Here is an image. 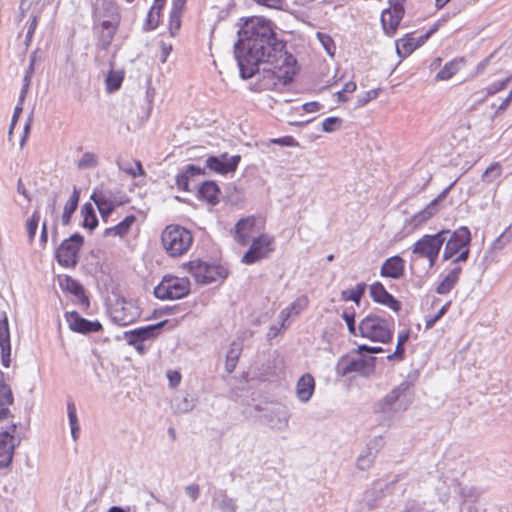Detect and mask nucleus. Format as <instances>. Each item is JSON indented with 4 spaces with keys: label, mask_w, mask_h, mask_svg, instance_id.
<instances>
[{
    "label": "nucleus",
    "mask_w": 512,
    "mask_h": 512,
    "mask_svg": "<svg viewBox=\"0 0 512 512\" xmlns=\"http://www.w3.org/2000/svg\"><path fill=\"white\" fill-rule=\"evenodd\" d=\"M447 234H449V230L443 229L436 234L422 236L413 244L412 255L415 258L427 259L429 267L432 268L436 264Z\"/></svg>",
    "instance_id": "6"
},
{
    "label": "nucleus",
    "mask_w": 512,
    "mask_h": 512,
    "mask_svg": "<svg viewBox=\"0 0 512 512\" xmlns=\"http://www.w3.org/2000/svg\"><path fill=\"white\" fill-rule=\"evenodd\" d=\"M241 346L236 343H232L227 355H226V363H225V370L227 373H232L237 365L239 356L241 354Z\"/></svg>",
    "instance_id": "37"
},
{
    "label": "nucleus",
    "mask_w": 512,
    "mask_h": 512,
    "mask_svg": "<svg viewBox=\"0 0 512 512\" xmlns=\"http://www.w3.org/2000/svg\"><path fill=\"white\" fill-rule=\"evenodd\" d=\"M408 390V382L404 381L400 383L377 403V411L381 413L385 419L390 420L397 414L407 410L410 405V399L407 396Z\"/></svg>",
    "instance_id": "5"
},
{
    "label": "nucleus",
    "mask_w": 512,
    "mask_h": 512,
    "mask_svg": "<svg viewBox=\"0 0 512 512\" xmlns=\"http://www.w3.org/2000/svg\"><path fill=\"white\" fill-rule=\"evenodd\" d=\"M184 173L187 174L188 177L190 178V177H194V176L203 175L205 173V171H204V169H202L198 166L189 164L185 167Z\"/></svg>",
    "instance_id": "61"
},
{
    "label": "nucleus",
    "mask_w": 512,
    "mask_h": 512,
    "mask_svg": "<svg viewBox=\"0 0 512 512\" xmlns=\"http://www.w3.org/2000/svg\"><path fill=\"white\" fill-rule=\"evenodd\" d=\"M317 38L321 42V44L324 47V49L326 50V52L330 56H333L335 53V44H334L333 39L329 35L321 33V32L317 33Z\"/></svg>",
    "instance_id": "50"
},
{
    "label": "nucleus",
    "mask_w": 512,
    "mask_h": 512,
    "mask_svg": "<svg viewBox=\"0 0 512 512\" xmlns=\"http://www.w3.org/2000/svg\"><path fill=\"white\" fill-rule=\"evenodd\" d=\"M160 14L153 13V19L150 17V11L147 14L148 29H155L159 23Z\"/></svg>",
    "instance_id": "64"
},
{
    "label": "nucleus",
    "mask_w": 512,
    "mask_h": 512,
    "mask_svg": "<svg viewBox=\"0 0 512 512\" xmlns=\"http://www.w3.org/2000/svg\"><path fill=\"white\" fill-rule=\"evenodd\" d=\"M271 143L278 144L281 146H287V147L298 146V142L292 136H284L281 138H275V139L271 140Z\"/></svg>",
    "instance_id": "57"
},
{
    "label": "nucleus",
    "mask_w": 512,
    "mask_h": 512,
    "mask_svg": "<svg viewBox=\"0 0 512 512\" xmlns=\"http://www.w3.org/2000/svg\"><path fill=\"white\" fill-rule=\"evenodd\" d=\"M470 242L471 233L466 226H462L453 232L449 230L447 239L444 242L445 247L442 256L443 260L446 261L452 259L453 265H459L460 262H466L470 254Z\"/></svg>",
    "instance_id": "2"
},
{
    "label": "nucleus",
    "mask_w": 512,
    "mask_h": 512,
    "mask_svg": "<svg viewBox=\"0 0 512 512\" xmlns=\"http://www.w3.org/2000/svg\"><path fill=\"white\" fill-rule=\"evenodd\" d=\"M453 185L454 183L450 184L435 199L426 205L424 209L414 214L409 220V224L416 228L428 221L433 215H435L439 210V203L446 198Z\"/></svg>",
    "instance_id": "17"
},
{
    "label": "nucleus",
    "mask_w": 512,
    "mask_h": 512,
    "mask_svg": "<svg viewBox=\"0 0 512 512\" xmlns=\"http://www.w3.org/2000/svg\"><path fill=\"white\" fill-rule=\"evenodd\" d=\"M342 318L346 322L349 333L354 336H358L359 330H358V326H356V322H355V312L354 311H352V312L344 311L342 313Z\"/></svg>",
    "instance_id": "48"
},
{
    "label": "nucleus",
    "mask_w": 512,
    "mask_h": 512,
    "mask_svg": "<svg viewBox=\"0 0 512 512\" xmlns=\"http://www.w3.org/2000/svg\"><path fill=\"white\" fill-rule=\"evenodd\" d=\"M190 293V281L186 277L165 276L154 288V295L160 300H176Z\"/></svg>",
    "instance_id": "7"
},
{
    "label": "nucleus",
    "mask_w": 512,
    "mask_h": 512,
    "mask_svg": "<svg viewBox=\"0 0 512 512\" xmlns=\"http://www.w3.org/2000/svg\"><path fill=\"white\" fill-rule=\"evenodd\" d=\"M59 285L63 291H67L78 297L82 305H89V299L84 294L82 285L70 276L59 278Z\"/></svg>",
    "instance_id": "25"
},
{
    "label": "nucleus",
    "mask_w": 512,
    "mask_h": 512,
    "mask_svg": "<svg viewBox=\"0 0 512 512\" xmlns=\"http://www.w3.org/2000/svg\"><path fill=\"white\" fill-rule=\"evenodd\" d=\"M40 221V213L38 210H35L32 216L26 222V230L28 234L29 241L32 242L36 235V231Z\"/></svg>",
    "instance_id": "45"
},
{
    "label": "nucleus",
    "mask_w": 512,
    "mask_h": 512,
    "mask_svg": "<svg viewBox=\"0 0 512 512\" xmlns=\"http://www.w3.org/2000/svg\"><path fill=\"white\" fill-rule=\"evenodd\" d=\"M464 61L462 58H455L447 62L444 67L437 73L438 80H448L454 76L463 66Z\"/></svg>",
    "instance_id": "32"
},
{
    "label": "nucleus",
    "mask_w": 512,
    "mask_h": 512,
    "mask_svg": "<svg viewBox=\"0 0 512 512\" xmlns=\"http://www.w3.org/2000/svg\"><path fill=\"white\" fill-rule=\"evenodd\" d=\"M274 249V238L268 234H261L253 238L249 249L242 257V262L245 264H254L267 258Z\"/></svg>",
    "instance_id": "11"
},
{
    "label": "nucleus",
    "mask_w": 512,
    "mask_h": 512,
    "mask_svg": "<svg viewBox=\"0 0 512 512\" xmlns=\"http://www.w3.org/2000/svg\"><path fill=\"white\" fill-rule=\"evenodd\" d=\"M110 316L114 323L126 326L139 317L138 308L131 302L117 300L110 310Z\"/></svg>",
    "instance_id": "14"
},
{
    "label": "nucleus",
    "mask_w": 512,
    "mask_h": 512,
    "mask_svg": "<svg viewBox=\"0 0 512 512\" xmlns=\"http://www.w3.org/2000/svg\"><path fill=\"white\" fill-rule=\"evenodd\" d=\"M123 79V72L110 70L106 77L107 90L109 92L118 90L121 87Z\"/></svg>",
    "instance_id": "40"
},
{
    "label": "nucleus",
    "mask_w": 512,
    "mask_h": 512,
    "mask_svg": "<svg viewBox=\"0 0 512 512\" xmlns=\"http://www.w3.org/2000/svg\"><path fill=\"white\" fill-rule=\"evenodd\" d=\"M384 444L383 437L376 436L367 443L365 448L377 457L378 453L383 449Z\"/></svg>",
    "instance_id": "52"
},
{
    "label": "nucleus",
    "mask_w": 512,
    "mask_h": 512,
    "mask_svg": "<svg viewBox=\"0 0 512 512\" xmlns=\"http://www.w3.org/2000/svg\"><path fill=\"white\" fill-rule=\"evenodd\" d=\"M99 164L98 155L94 152H85L77 163L78 169H93Z\"/></svg>",
    "instance_id": "42"
},
{
    "label": "nucleus",
    "mask_w": 512,
    "mask_h": 512,
    "mask_svg": "<svg viewBox=\"0 0 512 512\" xmlns=\"http://www.w3.org/2000/svg\"><path fill=\"white\" fill-rule=\"evenodd\" d=\"M185 493L193 502H195L200 496V487L196 483L189 484L185 487Z\"/></svg>",
    "instance_id": "56"
},
{
    "label": "nucleus",
    "mask_w": 512,
    "mask_h": 512,
    "mask_svg": "<svg viewBox=\"0 0 512 512\" xmlns=\"http://www.w3.org/2000/svg\"><path fill=\"white\" fill-rule=\"evenodd\" d=\"M240 21L234 54L243 79L262 69L268 77L280 80L293 70L296 59L285 50L286 43L278 39L271 20L253 16Z\"/></svg>",
    "instance_id": "1"
},
{
    "label": "nucleus",
    "mask_w": 512,
    "mask_h": 512,
    "mask_svg": "<svg viewBox=\"0 0 512 512\" xmlns=\"http://www.w3.org/2000/svg\"><path fill=\"white\" fill-rule=\"evenodd\" d=\"M512 102V89L506 96V98L502 101V103L498 106V108L495 110L494 117L500 115L502 112H504Z\"/></svg>",
    "instance_id": "60"
},
{
    "label": "nucleus",
    "mask_w": 512,
    "mask_h": 512,
    "mask_svg": "<svg viewBox=\"0 0 512 512\" xmlns=\"http://www.w3.org/2000/svg\"><path fill=\"white\" fill-rule=\"evenodd\" d=\"M511 80H512V75L510 77H507L504 80L492 83L491 85H489L486 88V95L487 96H492V95L496 94L497 92L505 89L506 86L510 83Z\"/></svg>",
    "instance_id": "53"
},
{
    "label": "nucleus",
    "mask_w": 512,
    "mask_h": 512,
    "mask_svg": "<svg viewBox=\"0 0 512 512\" xmlns=\"http://www.w3.org/2000/svg\"><path fill=\"white\" fill-rule=\"evenodd\" d=\"M289 421V414L285 408L279 407L271 415L269 422L270 426L277 430L287 428Z\"/></svg>",
    "instance_id": "33"
},
{
    "label": "nucleus",
    "mask_w": 512,
    "mask_h": 512,
    "mask_svg": "<svg viewBox=\"0 0 512 512\" xmlns=\"http://www.w3.org/2000/svg\"><path fill=\"white\" fill-rule=\"evenodd\" d=\"M255 227V218L247 217L240 219L235 226V239L241 245H247L253 229Z\"/></svg>",
    "instance_id": "24"
},
{
    "label": "nucleus",
    "mask_w": 512,
    "mask_h": 512,
    "mask_svg": "<svg viewBox=\"0 0 512 512\" xmlns=\"http://www.w3.org/2000/svg\"><path fill=\"white\" fill-rule=\"evenodd\" d=\"M315 389V381L311 374L307 373L300 377L296 386V394L298 399L306 403L310 400Z\"/></svg>",
    "instance_id": "26"
},
{
    "label": "nucleus",
    "mask_w": 512,
    "mask_h": 512,
    "mask_svg": "<svg viewBox=\"0 0 512 512\" xmlns=\"http://www.w3.org/2000/svg\"><path fill=\"white\" fill-rule=\"evenodd\" d=\"M103 6L109 13V19L101 22L98 45L101 49L106 50L110 46L117 31L119 14L117 7L112 2H104Z\"/></svg>",
    "instance_id": "12"
},
{
    "label": "nucleus",
    "mask_w": 512,
    "mask_h": 512,
    "mask_svg": "<svg viewBox=\"0 0 512 512\" xmlns=\"http://www.w3.org/2000/svg\"><path fill=\"white\" fill-rule=\"evenodd\" d=\"M19 423L11 422L0 430V469L11 465L14 450L21 443V437L16 434Z\"/></svg>",
    "instance_id": "9"
},
{
    "label": "nucleus",
    "mask_w": 512,
    "mask_h": 512,
    "mask_svg": "<svg viewBox=\"0 0 512 512\" xmlns=\"http://www.w3.org/2000/svg\"><path fill=\"white\" fill-rule=\"evenodd\" d=\"M405 261L400 256H392L384 261L380 274L393 279L400 278L404 273Z\"/></svg>",
    "instance_id": "22"
},
{
    "label": "nucleus",
    "mask_w": 512,
    "mask_h": 512,
    "mask_svg": "<svg viewBox=\"0 0 512 512\" xmlns=\"http://www.w3.org/2000/svg\"><path fill=\"white\" fill-rule=\"evenodd\" d=\"M462 273V268L460 265L456 264L449 271V273L443 278V280L436 287V293L439 295L448 294L458 283L460 279V275Z\"/></svg>",
    "instance_id": "27"
},
{
    "label": "nucleus",
    "mask_w": 512,
    "mask_h": 512,
    "mask_svg": "<svg viewBox=\"0 0 512 512\" xmlns=\"http://www.w3.org/2000/svg\"><path fill=\"white\" fill-rule=\"evenodd\" d=\"M79 202V191L74 188V191L64 206V211L62 215V223L63 225H68L70 223L71 217L73 213L76 211Z\"/></svg>",
    "instance_id": "34"
},
{
    "label": "nucleus",
    "mask_w": 512,
    "mask_h": 512,
    "mask_svg": "<svg viewBox=\"0 0 512 512\" xmlns=\"http://www.w3.org/2000/svg\"><path fill=\"white\" fill-rule=\"evenodd\" d=\"M404 0H389V7L381 14V23L387 35H393L405 13Z\"/></svg>",
    "instance_id": "13"
},
{
    "label": "nucleus",
    "mask_w": 512,
    "mask_h": 512,
    "mask_svg": "<svg viewBox=\"0 0 512 512\" xmlns=\"http://www.w3.org/2000/svg\"><path fill=\"white\" fill-rule=\"evenodd\" d=\"M166 321L159 322L157 324H151L144 327H140L134 330L124 332V338L128 344H136L139 341H145L156 337Z\"/></svg>",
    "instance_id": "19"
},
{
    "label": "nucleus",
    "mask_w": 512,
    "mask_h": 512,
    "mask_svg": "<svg viewBox=\"0 0 512 512\" xmlns=\"http://www.w3.org/2000/svg\"><path fill=\"white\" fill-rule=\"evenodd\" d=\"M188 271L197 283L203 285L223 281L228 276V272L224 267L200 260L190 261L188 263Z\"/></svg>",
    "instance_id": "8"
},
{
    "label": "nucleus",
    "mask_w": 512,
    "mask_h": 512,
    "mask_svg": "<svg viewBox=\"0 0 512 512\" xmlns=\"http://www.w3.org/2000/svg\"><path fill=\"white\" fill-rule=\"evenodd\" d=\"M199 197L206 200L211 205L219 203L220 188L214 181H205L199 187Z\"/></svg>",
    "instance_id": "29"
},
{
    "label": "nucleus",
    "mask_w": 512,
    "mask_h": 512,
    "mask_svg": "<svg viewBox=\"0 0 512 512\" xmlns=\"http://www.w3.org/2000/svg\"><path fill=\"white\" fill-rule=\"evenodd\" d=\"M370 295L375 302L389 307L394 312L401 309V303L380 282H375L370 286Z\"/></svg>",
    "instance_id": "20"
},
{
    "label": "nucleus",
    "mask_w": 512,
    "mask_h": 512,
    "mask_svg": "<svg viewBox=\"0 0 512 512\" xmlns=\"http://www.w3.org/2000/svg\"><path fill=\"white\" fill-rule=\"evenodd\" d=\"M0 401L4 404H13L14 398L10 387L3 381L0 376Z\"/></svg>",
    "instance_id": "49"
},
{
    "label": "nucleus",
    "mask_w": 512,
    "mask_h": 512,
    "mask_svg": "<svg viewBox=\"0 0 512 512\" xmlns=\"http://www.w3.org/2000/svg\"><path fill=\"white\" fill-rule=\"evenodd\" d=\"M258 5L281 11H289V6L284 0H253Z\"/></svg>",
    "instance_id": "46"
},
{
    "label": "nucleus",
    "mask_w": 512,
    "mask_h": 512,
    "mask_svg": "<svg viewBox=\"0 0 512 512\" xmlns=\"http://www.w3.org/2000/svg\"><path fill=\"white\" fill-rule=\"evenodd\" d=\"M342 122L339 117H328L322 122V130L327 133L337 131L341 128Z\"/></svg>",
    "instance_id": "47"
},
{
    "label": "nucleus",
    "mask_w": 512,
    "mask_h": 512,
    "mask_svg": "<svg viewBox=\"0 0 512 512\" xmlns=\"http://www.w3.org/2000/svg\"><path fill=\"white\" fill-rule=\"evenodd\" d=\"M307 306H308V298L306 296H301V297H298L288 307L283 309L279 314V318L281 319V327L285 328V322L288 320V318L291 316L298 315L301 311L306 309Z\"/></svg>",
    "instance_id": "28"
},
{
    "label": "nucleus",
    "mask_w": 512,
    "mask_h": 512,
    "mask_svg": "<svg viewBox=\"0 0 512 512\" xmlns=\"http://www.w3.org/2000/svg\"><path fill=\"white\" fill-rule=\"evenodd\" d=\"M91 200L96 204L103 220L107 221V218L115 209L112 197L103 191L95 190L91 195Z\"/></svg>",
    "instance_id": "23"
},
{
    "label": "nucleus",
    "mask_w": 512,
    "mask_h": 512,
    "mask_svg": "<svg viewBox=\"0 0 512 512\" xmlns=\"http://www.w3.org/2000/svg\"><path fill=\"white\" fill-rule=\"evenodd\" d=\"M67 413H68L70 427L79 426L77 413H76V406H75L74 402L69 401L67 403Z\"/></svg>",
    "instance_id": "54"
},
{
    "label": "nucleus",
    "mask_w": 512,
    "mask_h": 512,
    "mask_svg": "<svg viewBox=\"0 0 512 512\" xmlns=\"http://www.w3.org/2000/svg\"><path fill=\"white\" fill-rule=\"evenodd\" d=\"M81 213L83 215V226L90 230L95 229L98 225V219L92 204L85 203L81 208Z\"/></svg>",
    "instance_id": "35"
},
{
    "label": "nucleus",
    "mask_w": 512,
    "mask_h": 512,
    "mask_svg": "<svg viewBox=\"0 0 512 512\" xmlns=\"http://www.w3.org/2000/svg\"><path fill=\"white\" fill-rule=\"evenodd\" d=\"M502 174V167L499 162H494L483 172L481 179L483 182L490 184L499 178Z\"/></svg>",
    "instance_id": "41"
},
{
    "label": "nucleus",
    "mask_w": 512,
    "mask_h": 512,
    "mask_svg": "<svg viewBox=\"0 0 512 512\" xmlns=\"http://www.w3.org/2000/svg\"><path fill=\"white\" fill-rule=\"evenodd\" d=\"M176 184H177L179 189L184 190V191H190V189H189V177H188L187 174L184 173V171L182 173H179L176 176Z\"/></svg>",
    "instance_id": "58"
},
{
    "label": "nucleus",
    "mask_w": 512,
    "mask_h": 512,
    "mask_svg": "<svg viewBox=\"0 0 512 512\" xmlns=\"http://www.w3.org/2000/svg\"><path fill=\"white\" fill-rule=\"evenodd\" d=\"M409 335H410L409 330H405V331H402L401 333H399L396 349L392 354H389L387 356L388 360L402 361L404 359V355H405L404 344L408 341Z\"/></svg>",
    "instance_id": "38"
},
{
    "label": "nucleus",
    "mask_w": 512,
    "mask_h": 512,
    "mask_svg": "<svg viewBox=\"0 0 512 512\" xmlns=\"http://www.w3.org/2000/svg\"><path fill=\"white\" fill-rule=\"evenodd\" d=\"M212 505L219 512H237V499L228 495L224 489H217L212 495Z\"/></svg>",
    "instance_id": "21"
},
{
    "label": "nucleus",
    "mask_w": 512,
    "mask_h": 512,
    "mask_svg": "<svg viewBox=\"0 0 512 512\" xmlns=\"http://www.w3.org/2000/svg\"><path fill=\"white\" fill-rule=\"evenodd\" d=\"M378 95H379V89H372V90L367 91L363 96L358 97V100H357L358 106L366 105L369 101L377 98Z\"/></svg>",
    "instance_id": "55"
},
{
    "label": "nucleus",
    "mask_w": 512,
    "mask_h": 512,
    "mask_svg": "<svg viewBox=\"0 0 512 512\" xmlns=\"http://www.w3.org/2000/svg\"><path fill=\"white\" fill-rule=\"evenodd\" d=\"M450 305H451V302L449 301L445 305H443L441 307V309L434 316L427 317L426 322H425V328L431 329L435 325V323L445 315V313L448 311Z\"/></svg>",
    "instance_id": "51"
},
{
    "label": "nucleus",
    "mask_w": 512,
    "mask_h": 512,
    "mask_svg": "<svg viewBox=\"0 0 512 512\" xmlns=\"http://www.w3.org/2000/svg\"><path fill=\"white\" fill-rule=\"evenodd\" d=\"M321 105L318 102L312 101L302 105V108L307 113H313L320 110Z\"/></svg>",
    "instance_id": "62"
},
{
    "label": "nucleus",
    "mask_w": 512,
    "mask_h": 512,
    "mask_svg": "<svg viewBox=\"0 0 512 512\" xmlns=\"http://www.w3.org/2000/svg\"><path fill=\"white\" fill-rule=\"evenodd\" d=\"M136 218L134 215L126 216L121 222H119L114 227H110L104 230V236H124L128 233L132 224L135 222Z\"/></svg>",
    "instance_id": "30"
},
{
    "label": "nucleus",
    "mask_w": 512,
    "mask_h": 512,
    "mask_svg": "<svg viewBox=\"0 0 512 512\" xmlns=\"http://www.w3.org/2000/svg\"><path fill=\"white\" fill-rule=\"evenodd\" d=\"M180 25H181L180 13L170 12V31H171L172 35L174 34L173 30H175V31L179 30Z\"/></svg>",
    "instance_id": "59"
},
{
    "label": "nucleus",
    "mask_w": 512,
    "mask_h": 512,
    "mask_svg": "<svg viewBox=\"0 0 512 512\" xmlns=\"http://www.w3.org/2000/svg\"><path fill=\"white\" fill-rule=\"evenodd\" d=\"M367 367V362L363 359H352L342 367V375H347L352 372L364 373Z\"/></svg>",
    "instance_id": "44"
},
{
    "label": "nucleus",
    "mask_w": 512,
    "mask_h": 512,
    "mask_svg": "<svg viewBox=\"0 0 512 512\" xmlns=\"http://www.w3.org/2000/svg\"><path fill=\"white\" fill-rule=\"evenodd\" d=\"M65 319L69 325V328L78 333L89 334L92 332H98L102 329V325L98 321H89L76 311L66 312Z\"/></svg>",
    "instance_id": "18"
},
{
    "label": "nucleus",
    "mask_w": 512,
    "mask_h": 512,
    "mask_svg": "<svg viewBox=\"0 0 512 512\" xmlns=\"http://www.w3.org/2000/svg\"><path fill=\"white\" fill-rule=\"evenodd\" d=\"M161 243L170 257L185 254L193 243L190 230L180 225H168L161 234Z\"/></svg>",
    "instance_id": "3"
},
{
    "label": "nucleus",
    "mask_w": 512,
    "mask_h": 512,
    "mask_svg": "<svg viewBox=\"0 0 512 512\" xmlns=\"http://www.w3.org/2000/svg\"><path fill=\"white\" fill-rule=\"evenodd\" d=\"M37 23H38V21H37V16H36V15H33V16L31 17V22H30V24H29L28 31H27V34H26V40H27V41H30V40H31V38H32V36H33V34H34V32H35V29H36V27H37Z\"/></svg>",
    "instance_id": "63"
},
{
    "label": "nucleus",
    "mask_w": 512,
    "mask_h": 512,
    "mask_svg": "<svg viewBox=\"0 0 512 512\" xmlns=\"http://www.w3.org/2000/svg\"><path fill=\"white\" fill-rule=\"evenodd\" d=\"M434 32V29L429 30L427 33L415 36L413 33L406 34L403 38L396 40V53L404 59L409 56L414 50L424 44L430 35Z\"/></svg>",
    "instance_id": "15"
},
{
    "label": "nucleus",
    "mask_w": 512,
    "mask_h": 512,
    "mask_svg": "<svg viewBox=\"0 0 512 512\" xmlns=\"http://www.w3.org/2000/svg\"><path fill=\"white\" fill-rule=\"evenodd\" d=\"M241 160L240 155H234L231 157H228L227 153H223L220 156H210L206 159V166L218 173V174H228L230 172H234L238 164Z\"/></svg>",
    "instance_id": "16"
},
{
    "label": "nucleus",
    "mask_w": 512,
    "mask_h": 512,
    "mask_svg": "<svg viewBox=\"0 0 512 512\" xmlns=\"http://www.w3.org/2000/svg\"><path fill=\"white\" fill-rule=\"evenodd\" d=\"M118 168L133 178L145 174L142 163L139 160H117Z\"/></svg>",
    "instance_id": "31"
},
{
    "label": "nucleus",
    "mask_w": 512,
    "mask_h": 512,
    "mask_svg": "<svg viewBox=\"0 0 512 512\" xmlns=\"http://www.w3.org/2000/svg\"><path fill=\"white\" fill-rule=\"evenodd\" d=\"M367 285L365 283H358L355 288L343 290L341 292V299L343 301H353L359 305L362 296L365 293Z\"/></svg>",
    "instance_id": "36"
},
{
    "label": "nucleus",
    "mask_w": 512,
    "mask_h": 512,
    "mask_svg": "<svg viewBox=\"0 0 512 512\" xmlns=\"http://www.w3.org/2000/svg\"><path fill=\"white\" fill-rule=\"evenodd\" d=\"M359 335L373 342L389 343L393 338V322L376 314H368L358 325Z\"/></svg>",
    "instance_id": "4"
},
{
    "label": "nucleus",
    "mask_w": 512,
    "mask_h": 512,
    "mask_svg": "<svg viewBox=\"0 0 512 512\" xmlns=\"http://www.w3.org/2000/svg\"><path fill=\"white\" fill-rule=\"evenodd\" d=\"M375 459L376 456L364 448L357 458L356 466L362 471L368 470L373 465Z\"/></svg>",
    "instance_id": "43"
},
{
    "label": "nucleus",
    "mask_w": 512,
    "mask_h": 512,
    "mask_svg": "<svg viewBox=\"0 0 512 512\" xmlns=\"http://www.w3.org/2000/svg\"><path fill=\"white\" fill-rule=\"evenodd\" d=\"M0 347L1 350L5 351L7 348V355L9 356L11 353L10 346V333H9V325L7 317L4 316L3 320H0Z\"/></svg>",
    "instance_id": "39"
},
{
    "label": "nucleus",
    "mask_w": 512,
    "mask_h": 512,
    "mask_svg": "<svg viewBox=\"0 0 512 512\" xmlns=\"http://www.w3.org/2000/svg\"><path fill=\"white\" fill-rule=\"evenodd\" d=\"M83 243L84 238L79 233H74L65 239L56 250L57 262L63 267H75Z\"/></svg>",
    "instance_id": "10"
}]
</instances>
